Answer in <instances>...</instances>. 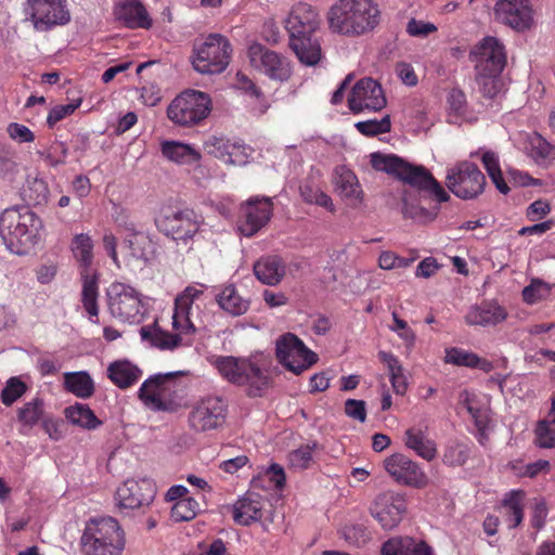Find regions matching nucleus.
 <instances>
[{"mask_svg": "<svg viewBox=\"0 0 555 555\" xmlns=\"http://www.w3.org/2000/svg\"><path fill=\"white\" fill-rule=\"evenodd\" d=\"M320 25L318 10L306 2L294 4L285 21L289 47L299 62L307 66H314L322 59L321 43L317 37Z\"/></svg>", "mask_w": 555, "mask_h": 555, "instance_id": "nucleus-1", "label": "nucleus"}, {"mask_svg": "<svg viewBox=\"0 0 555 555\" xmlns=\"http://www.w3.org/2000/svg\"><path fill=\"white\" fill-rule=\"evenodd\" d=\"M205 285H190L177 296L172 314V326L177 332L171 334L160 328L157 322L152 325L142 326L140 335L143 340H149L159 349H173L181 344V334H193L196 325L193 320V305L201 300L204 295Z\"/></svg>", "mask_w": 555, "mask_h": 555, "instance_id": "nucleus-2", "label": "nucleus"}, {"mask_svg": "<svg viewBox=\"0 0 555 555\" xmlns=\"http://www.w3.org/2000/svg\"><path fill=\"white\" fill-rule=\"evenodd\" d=\"M380 20L382 12L374 0H338L328 11L330 27L347 37L370 34Z\"/></svg>", "mask_w": 555, "mask_h": 555, "instance_id": "nucleus-3", "label": "nucleus"}, {"mask_svg": "<svg viewBox=\"0 0 555 555\" xmlns=\"http://www.w3.org/2000/svg\"><path fill=\"white\" fill-rule=\"evenodd\" d=\"M41 219L27 207L5 209L0 215V236L16 255L27 254L38 242Z\"/></svg>", "mask_w": 555, "mask_h": 555, "instance_id": "nucleus-4", "label": "nucleus"}, {"mask_svg": "<svg viewBox=\"0 0 555 555\" xmlns=\"http://www.w3.org/2000/svg\"><path fill=\"white\" fill-rule=\"evenodd\" d=\"M371 157L372 166L376 170L398 177L416 190L428 193L438 203L450 199L448 192L424 166L411 165L395 154L383 155L373 153Z\"/></svg>", "mask_w": 555, "mask_h": 555, "instance_id": "nucleus-5", "label": "nucleus"}, {"mask_svg": "<svg viewBox=\"0 0 555 555\" xmlns=\"http://www.w3.org/2000/svg\"><path fill=\"white\" fill-rule=\"evenodd\" d=\"M79 544L82 555H122L126 534L113 517L91 518L85 526Z\"/></svg>", "mask_w": 555, "mask_h": 555, "instance_id": "nucleus-6", "label": "nucleus"}, {"mask_svg": "<svg viewBox=\"0 0 555 555\" xmlns=\"http://www.w3.org/2000/svg\"><path fill=\"white\" fill-rule=\"evenodd\" d=\"M212 365L223 379L244 387L250 398L262 397L270 386L268 374L249 358L218 356Z\"/></svg>", "mask_w": 555, "mask_h": 555, "instance_id": "nucleus-7", "label": "nucleus"}, {"mask_svg": "<svg viewBox=\"0 0 555 555\" xmlns=\"http://www.w3.org/2000/svg\"><path fill=\"white\" fill-rule=\"evenodd\" d=\"M70 249L78 263L82 284L81 302L92 320L99 315V274L93 268V241L88 234H76L72 240Z\"/></svg>", "mask_w": 555, "mask_h": 555, "instance_id": "nucleus-8", "label": "nucleus"}, {"mask_svg": "<svg viewBox=\"0 0 555 555\" xmlns=\"http://www.w3.org/2000/svg\"><path fill=\"white\" fill-rule=\"evenodd\" d=\"M211 100L205 92L186 90L177 95L167 108L168 118L181 127H193L208 117Z\"/></svg>", "mask_w": 555, "mask_h": 555, "instance_id": "nucleus-9", "label": "nucleus"}, {"mask_svg": "<svg viewBox=\"0 0 555 555\" xmlns=\"http://www.w3.org/2000/svg\"><path fill=\"white\" fill-rule=\"evenodd\" d=\"M232 47L227 37L210 34L194 48L193 67L201 74H220L230 63Z\"/></svg>", "mask_w": 555, "mask_h": 555, "instance_id": "nucleus-10", "label": "nucleus"}, {"mask_svg": "<svg viewBox=\"0 0 555 555\" xmlns=\"http://www.w3.org/2000/svg\"><path fill=\"white\" fill-rule=\"evenodd\" d=\"M107 304L111 314L121 322L140 323L144 314L141 294L132 286L115 282L107 289Z\"/></svg>", "mask_w": 555, "mask_h": 555, "instance_id": "nucleus-11", "label": "nucleus"}, {"mask_svg": "<svg viewBox=\"0 0 555 555\" xmlns=\"http://www.w3.org/2000/svg\"><path fill=\"white\" fill-rule=\"evenodd\" d=\"M446 184L456 197L473 199L483 192L486 177L476 164L462 160L448 169Z\"/></svg>", "mask_w": 555, "mask_h": 555, "instance_id": "nucleus-12", "label": "nucleus"}, {"mask_svg": "<svg viewBox=\"0 0 555 555\" xmlns=\"http://www.w3.org/2000/svg\"><path fill=\"white\" fill-rule=\"evenodd\" d=\"M228 404L220 396L208 395L197 400L191 408L188 423L195 433L216 430L227 420Z\"/></svg>", "mask_w": 555, "mask_h": 555, "instance_id": "nucleus-13", "label": "nucleus"}, {"mask_svg": "<svg viewBox=\"0 0 555 555\" xmlns=\"http://www.w3.org/2000/svg\"><path fill=\"white\" fill-rule=\"evenodd\" d=\"M278 361L296 375L301 374L318 361V354L293 333L281 335L275 343Z\"/></svg>", "mask_w": 555, "mask_h": 555, "instance_id": "nucleus-14", "label": "nucleus"}, {"mask_svg": "<svg viewBox=\"0 0 555 555\" xmlns=\"http://www.w3.org/2000/svg\"><path fill=\"white\" fill-rule=\"evenodd\" d=\"M186 373L182 371L166 374H155L147 378L140 387L138 396L140 400L153 411H173L175 400L171 383Z\"/></svg>", "mask_w": 555, "mask_h": 555, "instance_id": "nucleus-15", "label": "nucleus"}, {"mask_svg": "<svg viewBox=\"0 0 555 555\" xmlns=\"http://www.w3.org/2000/svg\"><path fill=\"white\" fill-rule=\"evenodd\" d=\"M199 220L192 209H163L155 219L157 230L175 241H188L199 230Z\"/></svg>", "mask_w": 555, "mask_h": 555, "instance_id": "nucleus-16", "label": "nucleus"}, {"mask_svg": "<svg viewBox=\"0 0 555 555\" xmlns=\"http://www.w3.org/2000/svg\"><path fill=\"white\" fill-rule=\"evenodd\" d=\"M66 0H27L25 14L37 31H48L56 25L69 22Z\"/></svg>", "mask_w": 555, "mask_h": 555, "instance_id": "nucleus-17", "label": "nucleus"}, {"mask_svg": "<svg viewBox=\"0 0 555 555\" xmlns=\"http://www.w3.org/2000/svg\"><path fill=\"white\" fill-rule=\"evenodd\" d=\"M247 55L250 66L272 80L285 81L292 75L288 60L261 43L250 44Z\"/></svg>", "mask_w": 555, "mask_h": 555, "instance_id": "nucleus-18", "label": "nucleus"}, {"mask_svg": "<svg viewBox=\"0 0 555 555\" xmlns=\"http://www.w3.org/2000/svg\"><path fill=\"white\" fill-rule=\"evenodd\" d=\"M273 215L269 197H254L241 205L237 228L242 235L251 237L268 224Z\"/></svg>", "mask_w": 555, "mask_h": 555, "instance_id": "nucleus-19", "label": "nucleus"}, {"mask_svg": "<svg viewBox=\"0 0 555 555\" xmlns=\"http://www.w3.org/2000/svg\"><path fill=\"white\" fill-rule=\"evenodd\" d=\"M384 468L400 485L423 488L428 482V478L420 464L402 453H395L386 457Z\"/></svg>", "mask_w": 555, "mask_h": 555, "instance_id": "nucleus-20", "label": "nucleus"}, {"mask_svg": "<svg viewBox=\"0 0 555 555\" xmlns=\"http://www.w3.org/2000/svg\"><path fill=\"white\" fill-rule=\"evenodd\" d=\"M473 54L478 75L500 76L506 65L505 48L494 37L485 38Z\"/></svg>", "mask_w": 555, "mask_h": 555, "instance_id": "nucleus-21", "label": "nucleus"}, {"mask_svg": "<svg viewBox=\"0 0 555 555\" xmlns=\"http://www.w3.org/2000/svg\"><path fill=\"white\" fill-rule=\"evenodd\" d=\"M386 103L380 85L372 78L360 79L348 98L349 109L354 114L363 111H380Z\"/></svg>", "mask_w": 555, "mask_h": 555, "instance_id": "nucleus-22", "label": "nucleus"}, {"mask_svg": "<svg viewBox=\"0 0 555 555\" xmlns=\"http://www.w3.org/2000/svg\"><path fill=\"white\" fill-rule=\"evenodd\" d=\"M156 494V486L149 478L127 479L116 491V499L122 508L137 509L150 506Z\"/></svg>", "mask_w": 555, "mask_h": 555, "instance_id": "nucleus-23", "label": "nucleus"}, {"mask_svg": "<svg viewBox=\"0 0 555 555\" xmlns=\"http://www.w3.org/2000/svg\"><path fill=\"white\" fill-rule=\"evenodd\" d=\"M405 509L406 503L403 496L392 492L378 494L370 507L371 515L386 530L399 525Z\"/></svg>", "mask_w": 555, "mask_h": 555, "instance_id": "nucleus-24", "label": "nucleus"}, {"mask_svg": "<svg viewBox=\"0 0 555 555\" xmlns=\"http://www.w3.org/2000/svg\"><path fill=\"white\" fill-rule=\"evenodd\" d=\"M496 18L516 31H525L533 24V10L529 0H499Z\"/></svg>", "mask_w": 555, "mask_h": 555, "instance_id": "nucleus-25", "label": "nucleus"}, {"mask_svg": "<svg viewBox=\"0 0 555 555\" xmlns=\"http://www.w3.org/2000/svg\"><path fill=\"white\" fill-rule=\"evenodd\" d=\"M461 403L469 413L476 427V437L480 444L486 446L489 440L490 410L480 403L475 395L464 391L461 395Z\"/></svg>", "mask_w": 555, "mask_h": 555, "instance_id": "nucleus-26", "label": "nucleus"}, {"mask_svg": "<svg viewBox=\"0 0 555 555\" xmlns=\"http://www.w3.org/2000/svg\"><path fill=\"white\" fill-rule=\"evenodd\" d=\"M264 502L260 494L247 492L232 507L233 520L241 526H249L262 518Z\"/></svg>", "mask_w": 555, "mask_h": 555, "instance_id": "nucleus-27", "label": "nucleus"}, {"mask_svg": "<svg viewBox=\"0 0 555 555\" xmlns=\"http://www.w3.org/2000/svg\"><path fill=\"white\" fill-rule=\"evenodd\" d=\"M382 555H435L434 550L424 540L409 535L388 539L380 548Z\"/></svg>", "mask_w": 555, "mask_h": 555, "instance_id": "nucleus-28", "label": "nucleus"}, {"mask_svg": "<svg viewBox=\"0 0 555 555\" xmlns=\"http://www.w3.org/2000/svg\"><path fill=\"white\" fill-rule=\"evenodd\" d=\"M160 152L164 158L179 166L197 165L202 159V154L195 146L176 140L163 141Z\"/></svg>", "mask_w": 555, "mask_h": 555, "instance_id": "nucleus-29", "label": "nucleus"}, {"mask_svg": "<svg viewBox=\"0 0 555 555\" xmlns=\"http://www.w3.org/2000/svg\"><path fill=\"white\" fill-rule=\"evenodd\" d=\"M507 317L506 310L494 301H483L473 306L465 315L468 325L490 326L503 322Z\"/></svg>", "mask_w": 555, "mask_h": 555, "instance_id": "nucleus-30", "label": "nucleus"}, {"mask_svg": "<svg viewBox=\"0 0 555 555\" xmlns=\"http://www.w3.org/2000/svg\"><path fill=\"white\" fill-rule=\"evenodd\" d=\"M117 20L129 28H150L152 20L139 0H124L115 9Z\"/></svg>", "mask_w": 555, "mask_h": 555, "instance_id": "nucleus-31", "label": "nucleus"}, {"mask_svg": "<svg viewBox=\"0 0 555 555\" xmlns=\"http://www.w3.org/2000/svg\"><path fill=\"white\" fill-rule=\"evenodd\" d=\"M404 444L428 462L437 456L436 443L428 437L427 426H413L406 429Z\"/></svg>", "mask_w": 555, "mask_h": 555, "instance_id": "nucleus-32", "label": "nucleus"}, {"mask_svg": "<svg viewBox=\"0 0 555 555\" xmlns=\"http://www.w3.org/2000/svg\"><path fill=\"white\" fill-rule=\"evenodd\" d=\"M254 273L261 283L276 285L285 275V263L279 256H263L255 262Z\"/></svg>", "mask_w": 555, "mask_h": 555, "instance_id": "nucleus-33", "label": "nucleus"}, {"mask_svg": "<svg viewBox=\"0 0 555 555\" xmlns=\"http://www.w3.org/2000/svg\"><path fill=\"white\" fill-rule=\"evenodd\" d=\"M107 376L118 388L127 389L142 376V371L128 360H117L107 367Z\"/></svg>", "mask_w": 555, "mask_h": 555, "instance_id": "nucleus-34", "label": "nucleus"}, {"mask_svg": "<svg viewBox=\"0 0 555 555\" xmlns=\"http://www.w3.org/2000/svg\"><path fill=\"white\" fill-rule=\"evenodd\" d=\"M446 362L457 366H465L469 369H478L485 373L493 370V364L486 358L457 347H452L446 350Z\"/></svg>", "mask_w": 555, "mask_h": 555, "instance_id": "nucleus-35", "label": "nucleus"}, {"mask_svg": "<svg viewBox=\"0 0 555 555\" xmlns=\"http://www.w3.org/2000/svg\"><path fill=\"white\" fill-rule=\"evenodd\" d=\"M525 492L512 490L506 493L501 503L504 521L508 528H516L524 519Z\"/></svg>", "mask_w": 555, "mask_h": 555, "instance_id": "nucleus-36", "label": "nucleus"}, {"mask_svg": "<svg viewBox=\"0 0 555 555\" xmlns=\"http://www.w3.org/2000/svg\"><path fill=\"white\" fill-rule=\"evenodd\" d=\"M216 300L222 310L235 317L246 313L249 308V300L242 297L232 284L224 286Z\"/></svg>", "mask_w": 555, "mask_h": 555, "instance_id": "nucleus-37", "label": "nucleus"}, {"mask_svg": "<svg viewBox=\"0 0 555 555\" xmlns=\"http://www.w3.org/2000/svg\"><path fill=\"white\" fill-rule=\"evenodd\" d=\"M379 360L386 365L395 393L403 396L408 390V380L400 360L392 352L379 351Z\"/></svg>", "mask_w": 555, "mask_h": 555, "instance_id": "nucleus-38", "label": "nucleus"}, {"mask_svg": "<svg viewBox=\"0 0 555 555\" xmlns=\"http://www.w3.org/2000/svg\"><path fill=\"white\" fill-rule=\"evenodd\" d=\"M64 388L81 399L93 396L95 387L88 372H69L64 374Z\"/></svg>", "mask_w": 555, "mask_h": 555, "instance_id": "nucleus-39", "label": "nucleus"}, {"mask_svg": "<svg viewBox=\"0 0 555 555\" xmlns=\"http://www.w3.org/2000/svg\"><path fill=\"white\" fill-rule=\"evenodd\" d=\"M64 415L73 425L89 430L95 429L102 424L89 405L85 403L76 402L65 408Z\"/></svg>", "mask_w": 555, "mask_h": 555, "instance_id": "nucleus-40", "label": "nucleus"}, {"mask_svg": "<svg viewBox=\"0 0 555 555\" xmlns=\"http://www.w3.org/2000/svg\"><path fill=\"white\" fill-rule=\"evenodd\" d=\"M526 149L528 155L539 165L555 159V147L539 133L529 135Z\"/></svg>", "mask_w": 555, "mask_h": 555, "instance_id": "nucleus-41", "label": "nucleus"}, {"mask_svg": "<svg viewBox=\"0 0 555 555\" xmlns=\"http://www.w3.org/2000/svg\"><path fill=\"white\" fill-rule=\"evenodd\" d=\"M44 417V402L36 397L17 410V421L26 427H34Z\"/></svg>", "mask_w": 555, "mask_h": 555, "instance_id": "nucleus-42", "label": "nucleus"}, {"mask_svg": "<svg viewBox=\"0 0 555 555\" xmlns=\"http://www.w3.org/2000/svg\"><path fill=\"white\" fill-rule=\"evenodd\" d=\"M300 196L302 201L307 204H315L320 207L325 208L330 212L335 211V206L333 204L332 198L324 193L319 185L313 183L312 181L304 182L300 188Z\"/></svg>", "mask_w": 555, "mask_h": 555, "instance_id": "nucleus-43", "label": "nucleus"}, {"mask_svg": "<svg viewBox=\"0 0 555 555\" xmlns=\"http://www.w3.org/2000/svg\"><path fill=\"white\" fill-rule=\"evenodd\" d=\"M481 162L495 188L502 194H507L509 186L503 178L499 156L492 151H486L481 156Z\"/></svg>", "mask_w": 555, "mask_h": 555, "instance_id": "nucleus-44", "label": "nucleus"}, {"mask_svg": "<svg viewBox=\"0 0 555 555\" xmlns=\"http://www.w3.org/2000/svg\"><path fill=\"white\" fill-rule=\"evenodd\" d=\"M402 214L405 219L416 222H429L437 217V211L428 210L411 199V192L404 191L402 196Z\"/></svg>", "mask_w": 555, "mask_h": 555, "instance_id": "nucleus-45", "label": "nucleus"}, {"mask_svg": "<svg viewBox=\"0 0 555 555\" xmlns=\"http://www.w3.org/2000/svg\"><path fill=\"white\" fill-rule=\"evenodd\" d=\"M336 188L339 194L345 198L358 199L361 193V188L356 175L345 168L338 173Z\"/></svg>", "mask_w": 555, "mask_h": 555, "instance_id": "nucleus-46", "label": "nucleus"}, {"mask_svg": "<svg viewBox=\"0 0 555 555\" xmlns=\"http://www.w3.org/2000/svg\"><path fill=\"white\" fill-rule=\"evenodd\" d=\"M198 509V502L195 499L188 496L186 499L175 502L170 514L175 521H189L197 515Z\"/></svg>", "mask_w": 555, "mask_h": 555, "instance_id": "nucleus-47", "label": "nucleus"}, {"mask_svg": "<svg viewBox=\"0 0 555 555\" xmlns=\"http://www.w3.org/2000/svg\"><path fill=\"white\" fill-rule=\"evenodd\" d=\"M27 391V385L20 377H10L4 388L1 390L0 398L1 402L5 406H11L20 398H22Z\"/></svg>", "mask_w": 555, "mask_h": 555, "instance_id": "nucleus-48", "label": "nucleus"}, {"mask_svg": "<svg viewBox=\"0 0 555 555\" xmlns=\"http://www.w3.org/2000/svg\"><path fill=\"white\" fill-rule=\"evenodd\" d=\"M535 443L540 448H555V418L540 421L535 428Z\"/></svg>", "mask_w": 555, "mask_h": 555, "instance_id": "nucleus-49", "label": "nucleus"}, {"mask_svg": "<svg viewBox=\"0 0 555 555\" xmlns=\"http://www.w3.org/2000/svg\"><path fill=\"white\" fill-rule=\"evenodd\" d=\"M38 154L49 166L56 167L65 164L68 149L64 142L55 141L47 150L39 151Z\"/></svg>", "mask_w": 555, "mask_h": 555, "instance_id": "nucleus-50", "label": "nucleus"}, {"mask_svg": "<svg viewBox=\"0 0 555 555\" xmlns=\"http://www.w3.org/2000/svg\"><path fill=\"white\" fill-rule=\"evenodd\" d=\"M354 126L361 134L366 137H374L377 134L387 133L391 129L389 116H385L380 120L371 119L365 121H359Z\"/></svg>", "mask_w": 555, "mask_h": 555, "instance_id": "nucleus-51", "label": "nucleus"}, {"mask_svg": "<svg viewBox=\"0 0 555 555\" xmlns=\"http://www.w3.org/2000/svg\"><path fill=\"white\" fill-rule=\"evenodd\" d=\"M249 152L250 149L245 144L237 141H230L229 150L227 151V155L223 162L234 166L245 165L248 162L250 155Z\"/></svg>", "mask_w": 555, "mask_h": 555, "instance_id": "nucleus-52", "label": "nucleus"}, {"mask_svg": "<svg viewBox=\"0 0 555 555\" xmlns=\"http://www.w3.org/2000/svg\"><path fill=\"white\" fill-rule=\"evenodd\" d=\"M315 443L312 446L306 444L292 451L288 455L289 464L297 469H307L312 463V452Z\"/></svg>", "mask_w": 555, "mask_h": 555, "instance_id": "nucleus-53", "label": "nucleus"}, {"mask_svg": "<svg viewBox=\"0 0 555 555\" xmlns=\"http://www.w3.org/2000/svg\"><path fill=\"white\" fill-rule=\"evenodd\" d=\"M414 261V258H404L390 250L382 251L378 257V267L383 270H392L408 268Z\"/></svg>", "mask_w": 555, "mask_h": 555, "instance_id": "nucleus-54", "label": "nucleus"}, {"mask_svg": "<svg viewBox=\"0 0 555 555\" xmlns=\"http://www.w3.org/2000/svg\"><path fill=\"white\" fill-rule=\"evenodd\" d=\"M468 456V448L456 443L446 449L442 461L449 466H462L466 463Z\"/></svg>", "mask_w": 555, "mask_h": 555, "instance_id": "nucleus-55", "label": "nucleus"}, {"mask_svg": "<svg viewBox=\"0 0 555 555\" xmlns=\"http://www.w3.org/2000/svg\"><path fill=\"white\" fill-rule=\"evenodd\" d=\"M477 82L486 98L493 99L501 91L502 82L500 76L477 74Z\"/></svg>", "mask_w": 555, "mask_h": 555, "instance_id": "nucleus-56", "label": "nucleus"}, {"mask_svg": "<svg viewBox=\"0 0 555 555\" xmlns=\"http://www.w3.org/2000/svg\"><path fill=\"white\" fill-rule=\"evenodd\" d=\"M230 141L231 140L225 138L212 135L204 142V149L209 155H212L214 157L223 162L227 155V151L229 150Z\"/></svg>", "mask_w": 555, "mask_h": 555, "instance_id": "nucleus-57", "label": "nucleus"}, {"mask_svg": "<svg viewBox=\"0 0 555 555\" xmlns=\"http://www.w3.org/2000/svg\"><path fill=\"white\" fill-rule=\"evenodd\" d=\"M81 100L65 105L54 106L47 117V124L50 128H53L59 121L64 119L66 116L73 114L79 106Z\"/></svg>", "mask_w": 555, "mask_h": 555, "instance_id": "nucleus-58", "label": "nucleus"}, {"mask_svg": "<svg viewBox=\"0 0 555 555\" xmlns=\"http://www.w3.org/2000/svg\"><path fill=\"white\" fill-rule=\"evenodd\" d=\"M7 132L13 141L20 144L35 141L34 132L25 125L18 122H10L7 127Z\"/></svg>", "mask_w": 555, "mask_h": 555, "instance_id": "nucleus-59", "label": "nucleus"}, {"mask_svg": "<svg viewBox=\"0 0 555 555\" xmlns=\"http://www.w3.org/2000/svg\"><path fill=\"white\" fill-rule=\"evenodd\" d=\"M393 325L390 326V330L408 345L412 346L415 343L416 336L414 331L409 327L408 323L400 319L396 312H392Z\"/></svg>", "mask_w": 555, "mask_h": 555, "instance_id": "nucleus-60", "label": "nucleus"}, {"mask_svg": "<svg viewBox=\"0 0 555 555\" xmlns=\"http://www.w3.org/2000/svg\"><path fill=\"white\" fill-rule=\"evenodd\" d=\"M345 413L348 417L364 423L366 420V405L363 400L347 399L345 402Z\"/></svg>", "mask_w": 555, "mask_h": 555, "instance_id": "nucleus-61", "label": "nucleus"}, {"mask_svg": "<svg viewBox=\"0 0 555 555\" xmlns=\"http://www.w3.org/2000/svg\"><path fill=\"white\" fill-rule=\"evenodd\" d=\"M131 233L127 236L126 243L128 244L131 255L134 257L143 256L144 247L142 245L145 244L147 237L142 232L134 231L133 228H130Z\"/></svg>", "mask_w": 555, "mask_h": 555, "instance_id": "nucleus-62", "label": "nucleus"}, {"mask_svg": "<svg viewBox=\"0 0 555 555\" xmlns=\"http://www.w3.org/2000/svg\"><path fill=\"white\" fill-rule=\"evenodd\" d=\"M436 30L437 27L433 23H425L415 18H412L406 26L408 34L413 37H425Z\"/></svg>", "mask_w": 555, "mask_h": 555, "instance_id": "nucleus-63", "label": "nucleus"}, {"mask_svg": "<svg viewBox=\"0 0 555 555\" xmlns=\"http://www.w3.org/2000/svg\"><path fill=\"white\" fill-rule=\"evenodd\" d=\"M448 104H449V108L455 115L464 114L465 106H466L465 93L460 89H456V88L452 89L448 95Z\"/></svg>", "mask_w": 555, "mask_h": 555, "instance_id": "nucleus-64", "label": "nucleus"}]
</instances>
